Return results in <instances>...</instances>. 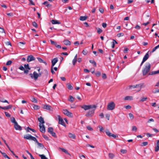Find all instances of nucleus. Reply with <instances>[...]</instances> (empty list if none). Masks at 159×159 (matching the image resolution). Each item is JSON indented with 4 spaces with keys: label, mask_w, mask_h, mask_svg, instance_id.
<instances>
[{
    "label": "nucleus",
    "mask_w": 159,
    "mask_h": 159,
    "mask_svg": "<svg viewBox=\"0 0 159 159\" xmlns=\"http://www.w3.org/2000/svg\"><path fill=\"white\" fill-rule=\"evenodd\" d=\"M151 65L150 63H146L145 67L142 70V72L143 75H146L149 71Z\"/></svg>",
    "instance_id": "f257e3e1"
},
{
    "label": "nucleus",
    "mask_w": 159,
    "mask_h": 159,
    "mask_svg": "<svg viewBox=\"0 0 159 159\" xmlns=\"http://www.w3.org/2000/svg\"><path fill=\"white\" fill-rule=\"evenodd\" d=\"M96 107V106L95 105L92 108L89 109V111L86 114L85 116L88 117L92 116L94 114V111Z\"/></svg>",
    "instance_id": "f03ea898"
},
{
    "label": "nucleus",
    "mask_w": 159,
    "mask_h": 159,
    "mask_svg": "<svg viewBox=\"0 0 159 159\" xmlns=\"http://www.w3.org/2000/svg\"><path fill=\"white\" fill-rule=\"evenodd\" d=\"M142 85L141 84H139L135 85H130L129 86V89H134L135 88H138V91H139L141 89Z\"/></svg>",
    "instance_id": "7ed1b4c3"
},
{
    "label": "nucleus",
    "mask_w": 159,
    "mask_h": 159,
    "mask_svg": "<svg viewBox=\"0 0 159 159\" xmlns=\"http://www.w3.org/2000/svg\"><path fill=\"white\" fill-rule=\"evenodd\" d=\"M115 106V104L114 102H111L109 103L107 106V109L109 110H113Z\"/></svg>",
    "instance_id": "20e7f679"
},
{
    "label": "nucleus",
    "mask_w": 159,
    "mask_h": 159,
    "mask_svg": "<svg viewBox=\"0 0 159 159\" xmlns=\"http://www.w3.org/2000/svg\"><path fill=\"white\" fill-rule=\"evenodd\" d=\"M95 105H84L82 106H80L81 108L83 109L84 110L86 111L87 110H89L92 108Z\"/></svg>",
    "instance_id": "39448f33"
},
{
    "label": "nucleus",
    "mask_w": 159,
    "mask_h": 159,
    "mask_svg": "<svg viewBox=\"0 0 159 159\" xmlns=\"http://www.w3.org/2000/svg\"><path fill=\"white\" fill-rule=\"evenodd\" d=\"M105 132L107 135L109 137H112L114 138H116L118 137V135L116 134H112L109 130L107 129L105 131Z\"/></svg>",
    "instance_id": "423d86ee"
},
{
    "label": "nucleus",
    "mask_w": 159,
    "mask_h": 159,
    "mask_svg": "<svg viewBox=\"0 0 159 159\" xmlns=\"http://www.w3.org/2000/svg\"><path fill=\"white\" fill-rule=\"evenodd\" d=\"M63 113L65 115L67 116L70 117H73V115L72 113L69 111L68 110L66 109L63 110L62 111Z\"/></svg>",
    "instance_id": "0eeeda50"
},
{
    "label": "nucleus",
    "mask_w": 159,
    "mask_h": 159,
    "mask_svg": "<svg viewBox=\"0 0 159 159\" xmlns=\"http://www.w3.org/2000/svg\"><path fill=\"white\" fill-rule=\"evenodd\" d=\"M29 75L32 79L34 78L35 80L37 79L39 75V74L36 71L34 72L33 74L30 73Z\"/></svg>",
    "instance_id": "6e6552de"
},
{
    "label": "nucleus",
    "mask_w": 159,
    "mask_h": 159,
    "mask_svg": "<svg viewBox=\"0 0 159 159\" xmlns=\"http://www.w3.org/2000/svg\"><path fill=\"white\" fill-rule=\"evenodd\" d=\"M35 59V58L32 55H30L28 56L27 58V61L28 62H30L33 61H34Z\"/></svg>",
    "instance_id": "1a4fd4ad"
},
{
    "label": "nucleus",
    "mask_w": 159,
    "mask_h": 159,
    "mask_svg": "<svg viewBox=\"0 0 159 159\" xmlns=\"http://www.w3.org/2000/svg\"><path fill=\"white\" fill-rule=\"evenodd\" d=\"M57 117L59 120V124L61 125L64 126H65V124L62 118L59 115H58Z\"/></svg>",
    "instance_id": "9d476101"
},
{
    "label": "nucleus",
    "mask_w": 159,
    "mask_h": 159,
    "mask_svg": "<svg viewBox=\"0 0 159 159\" xmlns=\"http://www.w3.org/2000/svg\"><path fill=\"white\" fill-rule=\"evenodd\" d=\"M40 131L42 133H44L45 132V128L44 125L43 124H39Z\"/></svg>",
    "instance_id": "9b49d317"
},
{
    "label": "nucleus",
    "mask_w": 159,
    "mask_h": 159,
    "mask_svg": "<svg viewBox=\"0 0 159 159\" xmlns=\"http://www.w3.org/2000/svg\"><path fill=\"white\" fill-rule=\"evenodd\" d=\"M58 58L57 57H56L52 60L51 62H52V66L51 67L53 68L54 66L55 65V64L58 61Z\"/></svg>",
    "instance_id": "f8f14e48"
},
{
    "label": "nucleus",
    "mask_w": 159,
    "mask_h": 159,
    "mask_svg": "<svg viewBox=\"0 0 159 159\" xmlns=\"http://www.w3.org/2000/svg\"><path fill=\"white\" fill-rule=\"evenodd\" d=\"M24 138L26 139H36V138L29 134H26L24 135Z\"/></svg>",
    "instance_id": "ddd939ff"
},
{
    "label": "nucleus",
    "mask_w": 159,
    "mask_h": 159,
    "mask_svg": "<svg viewBox=\"0 0 159 159\" xmlns=\"http://www.w3.org/2000/svg\"><path fill=\"white\" fill-rule=\"evenodd\" d=\"M43 108L49 111H51L52 110V107L51 106L45 104L43 105Z\"/></svg>",
    "instance_id": "4468645a"
},
{
    "label": "nucleus",
    "mask_w": 159,
    "mask_h": 159,
    "mask_svg": "<svg viewBox=\"0 0 159 159\" xmlns=\"http://www.w3.org/2000/svg\"><path fill=\"white\" fill-rule=\"evenodd\" d=\"M159 150V140L156 141V146L155 148V151L156 152H158Z\"/></svg>",
    "instance_id": "2eb2a0df"
},
{
    "label": "nucleus",
    "mask_w": 159,
    "mask_h": 159,
    "mask_svg": "<svg viewBox=\"0 0 159 159\" xmlns=\"http://www.w3.org/2000/svg\"><path fill=\"white\" fill-rule=\"evenodd\" d=\"M14 128L16 130H21L22 129L21 127L17 123H16L14 124Z\"/></svg>",
    "instance_id": "dca6fc26"
},
{
    "label": "nucleus",
    "mask_w": 159,
    "mask_h": 159,
    "mask_svg": "<svg viewBox=\"0 0 159 159\" xmlns=\"http://www.w3.org/2000/svg\"><path fill=\"white\" fill-rule=\"evenodd\" d=\"M149 51H148L143 57V62H145L149 58Z\"/></svg>",
    "instance_id": "f3484780"
},
{
    "label": "nucleus",
    "mask_w": 159,
    "mask_h": 159,
    "mask_svg": "<svg viewBox=\"0 0 159 159\" xmlns=\"http://www.w3.org/2000/svg\"><path fill=\"white\" fill-rule=\"evenodd\" d=\"M63 43L66 45H70L71 44L70 42L67 39H65L63 41Z\"/></svg>",
    "instance_id": "a211bd4d"
},
{
    "label": "nucleus",
    "mask_w": 159,
    "mask_h": 159,
    "mask_svg": "<svg viewBox=\"0 0 159 159\" xmlns=\"http://www.w3.org/2000/svg\"><path fill=\"white\" fill-rule=\"evenodd\" d=\"M35 142V143L38 145V146L40 147H41L42 148H43L44 147V146L41 143H39L37 141V140H33Z\"/></svg>",
    "instance_id": "6ab92c4d"
},
{
    "label": "nucleus",
    "mask_w": 159,
    "mask_h": 159,
    "mask_svg": "<svg viewBox=\"0 0 159 159\" xmlns=\"http://www.w3.org/2000/svg\"><path fill=\"white\" fill-rule=\"evenodd\" d=\"M38 120L40 122L39 124H43L44 123V119L41 116H40L39 118H38Z\"/></svg>",
    "instance_id": "aec40b11"
},
{
    "label": "nucleus",
    "mask_w": 159,
    "mask_h": 159,
    "mask_svg": "<svg viewBox=\"0 0 159 159\" xmlns=\"http://www.w3.org/2000/svg\"><path fill=\"white\" fill-rule=\"evenodd\" d=\"M124 99L125 100H131L133 99V97L132 96H127L125 97Z\"/></svg>",
    "instance_id": "412c9836"
},
{
    "label": "nucleus",
    "mask_w": 159,
    "mask_h": 159,
    "mask_svg": "<svg viewBox=\"0 0 159 159\" xmlns=\"http://www.w3.org/2000/svg\"><path fill=\"white\" fill-rule=\"evenodd\" d=\"M68 136L69 138L74 139L75 138V135L74 134H72L71 133H69Z\"/></svg>",
    "instance_id": "4be33fe9"
},
{
    "label": "nucleus",
    "mask_w": 159,
    "mask_h": 159,
    "mask_svg": "<svg viewBox=\"0 0 159 159\" xmlns=\"http://www.w3.org/2000/svg\"><path fill=\"white\" fill-rule=\"evenodd\" d=\"M87 18V16H80V20L81 21H84L86 20Z\"/></svg>",
    "instance_id": "5701e85b"
},
{
    "label": "nucleus",
    "mask_w": 159,
    "mask_h": 159,
    "mask_svg": "<svg viewBox=\"0 0 159 159\" xmlns=\"http://www.w3.org/2000/svg\"><path fill=\"white\" fill-rule=\"evenodd\" d=\"M53 24H60L61 23L58 20H52L51 21Z\"/></svg>",
    "instance_id": "b1692460"
},
{
    "label": "nucleus",
    "mask_w": 159,
    "mask_h": 159,
    "mask_svg": "<svg viewBox=\"0 0 159 159\" xmlns=\"http://www.w3.org/2000/svg\"><path fill=\"white\" fill-rule=\"evenodd\" d=\"M159 73V70L157 71H152L150 73L149 75H154Z\"/></svg>",
    "instance_id": "393cba45"
},
{
    "label": "nucleus",
    "mask_w": 159,
    "mask_h": 159,
    "mask_svg": "<svg viewBox=\"0 0 159 159\" xmlns=\"http://www.w3.org/2000/svg\"><path fill=\"white\" fill-rule=\"evenodd\" d=\"M0 153L2 155L4 156V157L5 158H7L8 159H11L10 157H8L6 154L5 152H0Z\"/></svg>",
    "instance_id": "a878e982"
},
{
    "label": "nucleus",
    "mask_w": 159,
    "mask_h": 159,
    "mask_svg": "<svg viewBox=\"0 0 159 159\" xmlns=\"http://www.w3.org/2000/svg\"><path fill=\"white\" fill-rule=\"evenodd\" d=\"M0 102H7L9 103V102L7 100L3 98H0Z\"/></svg>",
    "instance_id": "bb28decb"
},
{
    "label": "nucleus",
    "mask_w": 159,
    "mask_h": 159,
    "mask_svg": "<svg viewBox=\"0 0 159 159\" xmlns=\"http://www.w3.org/2000/svg\"><path fill=\"white\" fill-rule=\"evenodd\" d=\"M30 100H31V101L33 102H34V103H37V102H38L37 100L35 98H34L33 97H31V98Z\"/></svg>",
    "instance_id": "cd10ccee"
},
{
    "label": "nucleus",
    "mask_w": 159,
    "mask_h": 159,
    "mask_svg": "<svg viewBox=\"0 0 159 159\" xmlns=\"http://www.w3.org/2000/svg\"><path fill=\"white\" fill-rule=\"evenodd\" d=\"M11 106L9 105L8 106L4 107H1V108H2L4 110H5V109H10L11 108Z\"/></svg>",
    "instance_id": "c85d7f7f"
},
{
    "label": "nucleus",
    "mask_w": 159,
    "mask_h": 159,
    "mask_svg": "<svg viewBox=\"0 0 159 159\" xmlns=\"http://www.w3.org/2000/svg\"><path fill=\"white\" fill-rule=\"evenodd\" d=\"M62 150V152H64L66 153L68 155H69L70 156V154L64 148H60Z\"/></svg>",
    "instance_id": "c756f323"
},
{
    "label": "nucleus",
    "mask_w": 159,
    "mask_h": 159,
    "mask_svg": "<svg viewBox=\"0 0 159 159\" xmlns=\"http://www.w3.org/2000/svg\"><path fill=\"white\" fill-rule=\"evenodd\" d=\"M115 43L117 44V43L116 41V40H115L114 39H113V41L112 42V46H111L112 48H114Z\"/></svg>",
    "instance_id": "7c9ffc66"
},
{
    "label": "nucleus",
    "mask_w": 159,
    "mask_h": 159,
    "mask_svg": "<svg viewBox=\"0 0 159 159\" xmlns=\"http://www.w3.org/2000/svg\"><path fill=\"white\" fill-rule=\"evenodd\" d=\"M147 99V97H142L140 100V102H143L145 101Z\"/></svg>",
    "instance_id": "2f4dec72"
},
{
    "label": "nucleus",
    "mask_w": 159,
    "mask_h": 159,
    "mask_svg": "<svg viewBox=\"0 0 159 159\" xmlns=\"http://www.w3.org/2000/svg\"><path fill=\"white\" fill-rule=\"evenodd\" d=\"M67 87L68 89L71 90L73 89V87L70 84H67Z\"/></svg>",
    "instance_id": "473e14b6"
},
{
    "label": "nucleus",
    "mask_w": 159,
    "mask_h": 159,
    "mask_svg": "<svg viewBox=\"0 0 159 159\" xmlns=\"http://www.w3.org/2000/svg\"><path fill=\"white\" fill-rule=\"evenodd\" d=\"M48 131L49 133L51 134L53 131V128L51 127H49L48 129Z\"/></svg>",
    "instance_id": "72a5a7b5"
},
{
    "label": "nucleus",
    "mask_w": 159,
    "mask_h": 159,
    "mask_svg": "<svg viewBox=\"0 0 159 159\" xmlns=\"http://www.w3.org/2000/svg\"><path fill=\"white\" fill-rule=\"evenodd\" d=\"M33 108L34 110H37L39 109L40 107L38 106L33 105H32Z\"/></svg>",
    "instance_id": "f704fd0d"
},
{
    "label": "nucleus",
    "mask_w": 159,
    "mask_h": 159,
    "mask_svg": "<svg viewBox=\"0 0 159 159\" xmlns=\"http://www.w3.org/2000/svg\"><path fill=\"white\" fill-rule=\"evenodd\" d=\"M30 130L34 132H36V131L35 130H34V129L30 128L29 127H28L26 129L27 131V132H29Z\"/></svg>",
    "instance_id": "c9c22d12"
},
{
    "label": "nucleus",
    "mask_w": 159,
    "mask_h": 159,
    "mask_svg": "<svg viewBox=\"0 0 159 159\" xmlns=\"http://www.w3.org/2000/svg\"><path fill=\"white\" fill-rule=\"evenodd\" d=\"M69 101L71 102H73L74 101V98L72 96H70Z\"/></svg>",
    "instance_id": "e433bc0d"
},
{
    "label": "nucleus",
    "mask_w": 159,
    "mask_h": 159,
    "mask_svg": "<svg viewBox=\"0 0 159 159\" xmlns=\"http://www.w3.org/2000/svg\"><path fill=\"white\" fill-rule=\"evenodd\" d=\"M39 156L41 157V159H48V158L43 155L39 154Z\"/></svg>",
    "instance_id": "4c0bfd02"
},
{
    "label": "nucleus",
    "mask_w": 159,
    "mask_h": 159,
    "mask_svg": "<svg viewBox=\"0 0 159 159\" xmlns=\"http://www.w3.org/2000/svg\"><path fill=\"white\" fill-rule=\"evenodd\" d=\"M11 121L12 123H14V124H16V123H17L15 120V119L14 118V117H11Z\"/></svg>",
    "instance_id": "58836bf2"
},
{
    "label": "nucleus",
    "mask_w": 159,
    "mask_h": 159,
    "mask_svg": "<svg viewBox=\"0 0 159 159\" xmlns=\"http://www.w3.org/2000/svg\"><path fill=\"white\" fill-rule=\"evenodd\" d=\"M24 67L26 69H28V70H30V68L29 66V65L28 64H25Z\"/></svg>",
    "instance_id": "ea45409f"
},
{
    "label": "nucleus",
    "mask_w": 159,
    "mask_h": 159,
    "mask_svg": "<svg viewBox=\"0 0 159 159\" xmlns=\"http://www.w3.org/2000/svg\"><path fill=\"white\" fill-rule=\"evenodd\" d=\"M89 62L93 64L94 66H96V63L94 60H89Z\"/></svg>",
    "instance_id": "a19ab883"
},
{
    "label": "nucleus",
    "mask_w": 159,
    "mask_h": 159,
    "mask_svg": "<svg viewBox=\"0 0 159 159\" xmlns=\"http://www.w3.org/2000/svg\"><path fill=\"white\" fill-rule=\"evenodd\" d=\"M148 144V142H143L141 143V145L142 146H145Z\"/></svg>",
    "instance_id": "79ce46f5"
},
{
    "label": "nucleus",
    "mask_w": 159,
    "mask_h": 159,
    "mask_svg": "<svg viewBox=\"0 0 159 159\" xmlns=\"http://www.w3.org/2000/svg\"><path fill=\"white\" fill-rule=\"evenodd\" d=\"M129 117H130V119L131 120L133 119L134 118V116L133 114H132L131 113H129Z\"/></svg>",
    "instance_id": "37998d69"
},
{
    "label": "nucleus",
    "mask_w": 159,
    "mask_h": 159,
    "mask_svg": "<svg viewBox=\"0 0 159 159\" xmlns=\"http://www.w3.org/2000/svg\"><path fill=\"white\" fill-rule=\"evenodd\" d=\"M114 156V155L113 153H110L109 154V157L111 159H112Z\"/></svg>",
    "instance_id": "c03bdc74"
},
{
    "label": "nucleus",
    "mask_w": 159,
    "mask_h": 159,
    "mask_svg": "<svg viewBox=\"0 0 159 159\" xmlns=\"http://www.w3.org/2000/svg\"><path fill=\"white\" fill-rule=\"evenodd\" d=\"M137 127L135 126H133L132 127V131H134L135 132L137 130Z\"/></svg>",
    "instance_id": "a18cd8bd"
},
{
    "label": "nucleus",
    "mask_w": 159,
    "mask_h": 159,
    "mask_svg": "<svg viewBox=\"0 0 159 159\" xmlns=\"http://www.w3.org/2000/svg\"><path fill=\"white\" fill-rule=\"evenodd\" d=\"M0 33H5V32L4 29L0 27Z\"/></svg>",
    "instance_id": "49530a36"
},
{
    "label": "nucleus",
    "mask_w": 159,
    "mask_h": 159,
    "mask_svg": "<svg viewBox=\"0 0 159 159\" xmlns=\"http://www.w3.org/2000/svg\"><path fill=\"white\" fill-rule=\"evenodd\" d=\"M87 129L90 131H92L93 130V129L91 127L90 125H88L87 126Z\"/></svg>",
    "instance_id": "de8ad7c7"
},
{
    "label": "nucleus",
    "mask_w": 159,
    "mask_h": 159,
    "mask_svg": "<svg viewBox=\"0 0 159 159\" xmlns=\"http://www.w3.org/2000/svg\"><path fill=\"white\" fill-rule=\"evenodd\" d=\"M33 25L35 28L38 27V25L35 22H32Z\"/></svg>",
    "instance_id": "09e8293b"
},
{
    "label": "nucleus",
    "mask_w": 159,
    "mask_h": 159,
    "mask_svg": "<svg viewBox=\"0 0 159 159\" xmlns=\"http://www.w3.org/2000/svg\"><path fill=\"white\" fill-rule=\"evenodd\" d=\"M120 152L122 154H125L127 152V150L125 149H121Z\"/></svg>",
    "instance_id": "8fccbe9b"
},
{
    "label": "nucleus",
    "mask_w": 159,
    "mask_h": 159,
    "mask_svg": "<svg viewBox=\"0 0 159 159\" xmlns=\"http://www.w3.org/2000/svg\"><path fill=\"white\" fill-rule=\"evenodd\" d=\"M12 63V61H11V60H9L7 62L6 65H10Z\"/></svg>",
    "instance_id": "3c124183"
},
{
    "label": "nucleus",
    "mask_w": 159,
    "mask_h": 159,
    "mask_svg": "<svg viewBox=\"0 0 159 159\" xmlns=\"http://www.w3.org/2000/svg\"><path fill=\"white\" fill-rule=\"evenodd\" d=\"M102 30L101 29H100V28H98L97 29V32L100 34L101 33H102Z\"/></svg>",
    "instance_id": "603ef678"
},
{
    "label": "nucleus",
    "mask_w": 159,
    "mask_h": 159,
    "mask_svg": "<svg viewBox=\"0 0 159 159\" xmlns=\"http://www.w3.org/2000/svg\"><path fill=\"white\" fill-rule=\"evenodd\" d=\"M95 74L97 76L99 77L101 75V74L100 72L97 71L95 73Z\"/></svg>",
    "instance_id": "864d4df0"
},
{
    "label": "nucleus",
    "mask_w": 159,
    "mask_h": 159,
    "mask_svg": "<svg viewBox=\"0 0 159 159\" xmlns=\"http://www.w3.org/2000/svg\"><path fill=\"white\" fill-rule=\"evenodd\" d=\"M124 35V34L123 33H120L118 34L117 36L118 37H119L120 36H123Z\"/></svg>",
    "instance_id": "5fc2aeb1"
},
{
    "label": "nucleus",
    "mask_w": 159,
    "mask_h": 159,
    "mask_svg": "<svg viewBox=\"0 0 159 159\" xmlns=\"http://www.w3.org/2000/svg\"><path fill=\"white\" fill-rule=\"evenodd\" d=\"M25 43V42H20L18 43V45L20 46L21 44L24 45Z\"/></svg>",
    "instance_id": "6e6d98bb"
},
{
    "label": "nucleus",
    "mask_w": 159,
    "mask_h": 159,
    "mask_svg": "<svg viewBox=\"0 0 159 159\" xmlns=\"http://www.w3.org/2000/svg\"><path fill=\"white\" fill-rule=\"evenodd\" d=\"M50 134L51 135H52L54 137V138H56V133L54 132L53 131V132H52V133H51Z\"/></svg>",
    "instance_id": "4d7b16f0"
},
{
    "label": "nucleus",
    "mask_w": 159,
    "mask_h": 159,
    "mask_svg": "<svg viewBox=\"0 0 159 159\" xmlns=\"http://www.w3.org/2000/svg\"><path fill=\"white\" fill-rule=\"evenodd\" d=\"M37 59L40 62L42 63V62H43V60L41 58L39 57H37Z\"/></svg>",
    "instance_id": "13d9d810"
},
{
    "label": "nucleus",
    "mask_w": 159,
    "mask_h": 159,
    "mask_svg": "<svg viewBox=\"0 0 159 159\" xmlns=\"http://www.w3.org/2000/svg\"><path fill=\"white\" fill-rule=\"evenodd\" d=\"M146 135L148 137H152V136H154V134H151L149 133H147L146 134Z\"/></svg>",
    "instance_id": "bf43d9fd"
},
{
    "label": "nucleus",
    "mask_w": 159,
    "mask_h": 159,
    "mask_svg": "<svg viewBox=\"0 0 159 159\" xmlns=\"http://www.w3.org/2000/svg\"><path fill=\"white\" fill-rule=\"evenodd\" d=\"M5 114L6 116L7 117H10L11 116L7 112H5Z\"/></svg>",
    "instance_id": "052dcab7"
},
{
    "label": "nucleus",
    "mask_w": 159,
    "mask_h": 159,
    "mask_svg": "<svg viewBox=\"0 0 159 159\" xmlns=\"http://www.w3.org/2000/svg\"><path fill=\"white\" fill-rule=\"evenodd\" d=\"M124 107L127 109H130L131 108V107L130 105L125 106Z\"/></svg>",
    "instance_id": "680f3d73"
},
{
    "label": "nucleus",
    "mask_w": 159,
    "mask_h": 159,
    "mask_svg": "<svg viewBox=\"0 0 159 159\" xmlns=\"http://www.w3.org/2000/svg\"><path fill=\"white\" fill-rule=\"evenodd\" d=\"M19 69L21 70H25V68L24 67L22 66H20L19 67Z\"/></svg>",
    "instance_id": "e2e57ef3"
},
{
    "label": "nucleus",
    "mask_w": 159,
    "mask_h": 159,
    "mask_svg": "<svg viewBox=\"0 0 159 159\" xmlns=\"http://www.w3.org/2000/svg\"><path fill=\"white\" fill-rule=\"evenodd\" d=\"M134 28L137 30H139L140 29V27L138 25H137Z\"/></svg>",
    "instance_id": "0e129e2a"
},
{
    "label": "nucleus",
    "mask_w": 159,
    "mask_h": 159,
    "mask_svg": "<svg viewBox=\"0 0 159 159\" xmlns=\"http://www.w3.org/2000/svg\"><path fill=\"white\" fill-rule=\"evenodd\" d=\"M77 61V60L75 59H74L72 61V63L73 65H75L76 62Z\"/></svg>",
    "instance_id": "69168bd1"
},
{
    "label": "nucleus",
    "mask_w": 159,
    "mask_h": 159,
    "mask_svg": "<svg viewBox=\"0 0 159 159\" xmlns=\"http://www.w3.org/2000/svg\"><path fill=\"white\" fill-rule=\"evenodd\" d=\"M82 53L84 55H86L87 53V51L86 50H84L82 51Z\"/></svg>",
    "instance_id": "338daca9"
},
{
    "label": "nucleus",
    "mask_w": 159,
    "mask_h": 159,
    "mask_svg": "<svg viewBox=\"0 0 159 159\" xmlns=\"http://www.w3.org/2000/svg\"><path fill=\"white\" fill-rule=\"evenodd\" d=\"M110 116V115L109 114H107L106 115V117L108 120H109Z\"/></svg>",
    "instance_id": "774afa93"
}]
</instances>
